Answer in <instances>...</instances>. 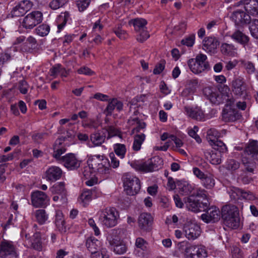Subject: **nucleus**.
I'll use <instances>...</instances> for the list:
<instances>
[{
    "label": "nucleus",
    "instance_id": "obj_57",
    "mask_svg": "<svg viewBox=\"0 0 258 258\" xmlns=\"http://www.w3.org/2000/svg\"><path fill=\"white\" fill-rule=\"evenodd\" d=\"M194 186L190 183L185 182L181 185L180 191L183 195H188L191 193Z\"/></svg>",
    "mask_w": 258,
    "mask_h": 258
},
{
    "label": "nucleus",
    "instance_id": "obj_25",
    "mask_svg": "<svg viewBox=\"0 0 258 258\" xmlns=\"http://www.w3.org/2000/svg\"><path fill=\"white\" fill-rule=\"evenodd\" d=\"M184 110L186 114L192 119L199 121H204L206 119L204 112L199 107H185Z\"/></svg>",
    "mask_w": 258,
    "mask_h": 258
},
{
    "label": "nucleus",
    "instance_id": "obj_45",
    "mask_svg": "<svg viewBox=\"0 0 258 258\" xmlns=\"http://www.w3.org/2000/svg\"><path fill=\"white\" fill-rule=\"evenodd\" d=\"M110 249L116 254H122L126 252L127 247L123 240H122L118 244L110 248Z\"/></svg>",
    "mask_w": 258,
    "mask_h": 258
},
{
    "label": "nucleus",
    "instance_id": "obj_5",
    "mask_svg": "<svg viewBox=\"0 0 258 258\" xmlns=\"http://www.w3.org/2000/svg\"><path fill=\"white\" fill-rule=\"evenodd\" d=\"M207 59L206 55L200 53L195 58L189 59L188 66L190 71L195 74H198L209 70L210 67Z\"/></svg>",
    "mask_w": 258,
    "mask_h": 258
},
{
    "label": "nucleus",
    "instance_id": "obj_52",
    "mask_svg": "<svg viewBox=\"0 0 258 258\" xmlns=\"http://www.w3.org/2000/svg\"><path fill=\"white\" fill-rule=\"evenodd\" d=\"M240 163L234 159L228 160L226 164V168L230 171H234L238 169L240 167Z\"/></svg>",
    "mask_w": 258,
    "mask_h": 258
},
{
    "label": "nucleus",
    "instance_id": "obj_7",
    "mask_svg": "<svg viewBox=\"0 0 258 258\" xmlns=\"http://www.w3.org/2000/svg\"><path fill=\"white\" fill-rule=\"evenodd\" d=\"M43 20V14L39 11H32L27 14L21 22L22 27L26 29H32Z\"/></svg>",
    "mask_w": 258,
    "mask_h": 258
},
{
    "label": "nucleus",
    "instance_id": "obj_13",
    "mask_svg": "<svg viewBox=\"0 0 258 258\" xmlns=\"http://www.w3.org/2000/svg\"><path fill=\"white\" fill-rule=\"evenodd\" d=\"M33 3L30 1H21L11 11V15L13 17L23 16L31 9Z\"/></svg>",
    "mask_w": 258,
    "mask_h": 258
},
{
    "label": "nucleus",
    "instance_id": "obj_40",
    "mask_svg": "<svg viewBox=\"0 0 258 258\" xmlns=\"http://www.w3.org/2000/svg\"><path fill=\"white\" fill-rule=\"evenodd\" d=\"M220 137V134L215 128H211L207 131V140L210 144L218 140V139Z\"/></svg>",
    "mask_w": 258,
    "mask_h": 258
},
{
    "label": "nucleus",
    "instance_id": "obj_62",
    "mask_svg": "<svg viewBox=\"0 0 258 258\" xmlns=\"http://www.w3.org/2000/svg\"><path fill=\"white\" fill-rule=\"evenodd\" d=\"M241 64L246 70L248 74L253 73L255 71L254 66L253 63L246 60H241Z\"/></svg>",
    "mask_w": 258,
    "mask_h": 258
},
{
    "label": "nucleus",
    "instance_id": "obj_15",
    "mask_svg": "<svg viewBox=\"0 0 258 258\" xmlns=\"http://www.w3.org/2000/svg\"><path fill=\"white\" fill-rule=\"evenodd\" d=\"M183 231L186 237L188 240H195L198 238L201 233L200 226L196 223H187L183 227Z\"/></svg>",
    "mask_w": 258,
    "mask_h": 258
},
{
    "label": "nucleus",
    "instance_id": "obj_24",
    "mask_svg": "<svg viewBox=\"0 0 258 258\" xmlns=\"http://www.w3.org/2000/svg\"><path fill=\"white\" fill-rule=\"evenodd\" d=\"M108 102L105 109V113L107 115H111L114 110L120 112L123 109V103L117 98L110 99Z\"/></svg>",
    "mask_w": 258,
    "mask_h": 258
},
{
    "label": "nucleus",
    "instance_id": "obj_50",
    "mask_svg": "<svg viewBox=\"0 0 258 258\" xmlns=\"http://www.w3.org/2000/svg\"><path fill=\"white\" fill-rule=\"evenodd\" d=\"M210 145L214 150L217 151L218 153H220V154L225 153L227 151L225 144L220 140H217L210 144Z\"/></svg>",
    "mask_w": 258,
    "mask_h": 258
},
{
    "label": "nucleus",
    "instance_id": "obj_18",
    "mask_svg": "<svg viewBox=\"0 0 258 258\" xmlns=\"http://www.w3.org/2000/svg\"><path fill=\"white\" fill-rule=\"evenodd\" d=\"M122 232L123 229L117 228L112 229L107 233L106 240L110 248L122 241L120 235Z\"/></svg>",
    "mask_w": 258,
    "mask_h": 258
},
{
    "label": "nucleus",
    "instance_id": "obj_34",
    "mask_svg": "<svg viewBox=\"0 0 258 258\" xmlns=\"http://www.w3.org/2000/svg\"><path fill=\"white\" fill-rule=\"evenodd\" d=\"M245 11L252 16L258 15V0H249L244 6Z\"/></svg>",
    "mask_w": 258,
    "mask_h": 258
},
{
    "label": "nucleus",
    "instance_id": "obj_20",
    "mask_svg": "<svg viewBox=\"0 0 258 258\" xmlns=\"http://www.w3.org/2000/svg\"><path fill=\"white\" fill-rule=\"evenodd\" d=\"M246 87L243 79L240 77L234 79L232 82V91L233 94L240 97L246 92Z\"/></svg>",
    "mask_w": 258,
    "mask_h": 258
},
{
    "label": "nucleus",
    "instance_id": "obj_2",
    "mask_svg": "<svg viewBox=\"0 0 258 258\" xmlns=\"http://www.w3.org/2000/svg\"><path fill=\"white\" fill-rule=\"evenodd\" d=\"M87 163L92 167L98 176H100L103 179L108 177L110 171L109 163L108 159L103 156H90L87 160Z\"/></svg>",
    "mask_w": 258,
    "mask_h": 258
},
{
    "label": "nucleus",
    "instance_id": "obj_33",
    "mask_svg": "<svg viewBox=\"0 0 258 258\" xmlns=\"http://www.w3.org/2000/svg\"><path fill=\"white\" fill-rule=\"evenodd\" d=\"M220 50L225 55L234 56L237 54V48L232 44L223 43L221 45Z\"/></svg>",
    "mask_w": 258,
    "mask_h": 258
},
{
    "label": "nucleus",
    "instance_id": "obj_46",
    "mask_svg": "<svg viewBox=\"0 0 258 258\" xmlns=\"http://www.w3.org/2000/svg\"><path fill=\"white\" fill-rule=\"evenodd\" d=\"M253 158H248L245 157L242 159V162L244 165L245 168L248 172H253L255 167V162Z\"/></svg>",
    "mask_w": 258,
    "mask_h": 258
},
{
    "label": "nucleus",
    "instance_id": "obj_35",
    "mask_svg": "<svg viewBox=\"0 0 258 258\" xmlns=\"http://www.w3.org/2000/svg\"><path fill=\"white\" fill-rule=\"evenodd\" d=\"M205 155L207 160L212 164L218 165L221 163L222 154L220 153L207 151L205 153Z\"/></svg>",
    "mask_w": 258,
    "mask_h": 258
},
{
    "label": "nucleus",
    "instance_id": "obj_42",
    "mask_svg": "<svg viewBox=\"0 0 258 258\" xmlns=\"http://www.w3.org/2000/svg\"><path fill=\"white\" fill-rule=\"evenodd\" d=\"M145 139V135L144 134H138L134 137V141L133 145V149L135 151H139L140 150L141 145Z\"/></svg>",
    "mask_w": 258,
    "mask_h": 258
},
{
    "label": "nucleus",
    "instance_id": "obj_47",
    "mask_svg": "<svg viewBox=\"0 0 258 258\" xmlns=\"http://www.w3.org/2000/svg\"><path fill=\"white\" fill-rule=\"evenodd\" d=\"M15 51V47H13L8 49L5 53L0 55V63L3 64L5 62L10 60L13 57L14 54L13 52Z\"/></svg>",
    "mask_w": 258,
    "mask_h": 258
},
{
    "label": "nucleus",
    "instance_id": "obj_36",
    "mask_svg": "<svg viewBox=\"0 0 258 258\" xmlns=\"http://www.w3.org/2000/svg\"><path fill=\"white\" fill-rule=\"evenodd\" d=\"M36 222L40 224L43 225L46 223L48 219V214L45 210L39 209L36 210L33 213Z\"/></svg>",
    "mask_w": 258,
    "mask_h": 258
},
{
    "label": "nucleus",
    "instance_id": "obj_14",
    "mask_svg": "<svg viewBox=\"0 0 258 258\" xmlns=\"http://www.w3.org/2000/svg\"><path fill=\"white\" fill-rule=\"evenodd\" d=\"M48 201V197L43 191L36 190L31 194L32 205L35 208L45 207Z\"/></svg>",
    "mask_w": 258,
    "mask_h": 258
},
{
    "label": "nucleus",
    "instance_id": "obj_4",
    "mask_svg": "<svg viewBox=\"0 0 258 258\" xmlns=\"http://www.w3.org/2000/svg\"><path fill=\"white\" fill-rule=\"evenodd\" d=\"M163 164V160L159 156H155L146 162L134 163L133 167L136 170L149 172L159 170L162 168Z\"/></svg>",
    "mask_w": 258,
    "mask_h": 258
},
{
    "label": "nucleus",
    "instance_id": "obj_56",
    "mask_svg": "<svg viewBox=\"0 0 258 258\" xmlns=\"http://www.w3.org/2000/svg\"><path fill=\"white\" fill-rule=\"evenodd\" d=\"M249 30L252 37L258 39V20L253 19L252 21Z\"/></svg>",
    "mask_w": 258,
    "mask_h": 258
},
{
    "label": "nucleus",
    "instance_id": "obj_26",
    "mask_svg": "<svg viewBox=\"0 0 258 258\" xmlns=\"http://www.w3.org/2000/svg\"><path fill=\"white\" fill-rule=\"evenodd\" d=\"M106 132L104 131H97L92 133L90 136V140L92 144V147H98L102 145L106 140Z\"/></svg>",
    "mask_w": 258,
    "mask_h": 258
},
{
    "label": "nucleus",
    "instance_id": "obj_23",
    "mask_svg": "<svg viewBox=\"0 0 258 258\" xmlns=\"http://www.w3.org/2000/svg\"><path fill=\"white\" fill-rule=\"evenodd\" d=\"M62 171L58 167L52 166L45 171V178L48 181L54 182L60 179L62 176Z\"/></svg>",
    "mask_w": 258,
    "mask_h": 258
},
{
    "label": "nucleus",
    "instance_id": "obj_58",
    "mask_svg": "<svg viewBox=\"0 0 258 258\" xmlns=\"http://www.w3.org/2000/svg\"><path fill=\"white\" fill-rule=\"evenodd\" d=\"M195 41V34H191L189 36L185 37L184 38H183L181 40V43L183 45H186L188 47H191L194 44Z\"/></svg>",
    "mask_w": 258,
    "mask_h": 258
},
{
    "label": "nucleus",
    "instance_id": "obj_10",
    "mask_svg": "<svg viewBox=\"0 0 258 258\" xmlns=\"http://www.w3.org/2000/svg\"><path fill=\"white\" fill-rule=\"evenodd\" d=\"M230 18L235 25L238 26L249 24L251 20L249 14L242 10H237L233 12Z\"/></svg>",
    "mask_w": 258,
    "mask_h": 258
},
{
    "label": "nucleus",
    "instance_id": "obj_22",
    "mask_svg": "<svg viewBox=\"0 0 258 258\" xmlns=\"http://www.w3.org/2000/svg\"><path fill=\"white\" fill-rule=\"evenodd\" d=\"M230 37L235 42L243 45L245 49L250 47L249 37L240 30H236Z\"/></svg>",
    "mask_w": 258,
    "mask_h": 258
},
{
    "label": "nucleus",
    "instance_id": "obj_54",
    "mask_svg": "<svg viewBox=\"0 0 258 258\" xmlns=\"http://www.w3.org/2000/svg\"><path fill=\"white\" fill-rule=\"evenodd\" d=\"M55 223L59 231L64 230V220L61 213H58L56 214Z\"/></svg>",
    "mask_w": 258,
    "mask_h": 258
},
{
    "label": "nucleus",
    "instance_id": "obj_63",
    "mask_svg": "<svg viewBox=\"0 0 258 258\" xmlns=\"http://www.w3.org/2000/svg\"><path fill=\"white\" fill-rule=\"evenodd\" d=\"M198 131V126H195L194 128L189 129L188 134L189 136L194 138L197 143H201L202 142V139H201L200 136L198 135H197V132Z\"/></svg>",
    "mask_w": 258,
    "mask_h": 258
},
{
    "label": "nucleus",
    "instance_id": "obj_37",
    "mask_svg": "<svg viewBox=\"0 0 258 258\" xmlns=\"http://www.w3.org/2000/svg\"><path fill=\"white\" fill-rule=\"evenodd\" d=\"M130 24H132L134 27L136 32L143 30L147 29V21L143 18H136L130 21Z\"/></svg>",
    "mask_w": 258,
    "mask_h": 258
},
{
    "label": "nucleus",
    "instance_id": "obj_16",
    "mask_svg": "<svg viewBox=\"0 0 258 258\" xmlns=\"http://www.w3.org/2000/svg\"><path fill=\"white\" fill-rule=\"evenodd\" d=\"M221 217V212L215 207L208 209L206 213L201 215L202 219L206 223L218 222Z\"/></svg>",
    "mask_w": 258,
    "mask_h": 258
},
{
    "label": "nucleus",
    "instance_id": "obj_31",
    "mask_svg": "<svg viewBox=\"0 0 258 258\" xmlns=\"http://www.w3.org/2000/svg\"><path fill=\"white\" fill-rule=\"evenodd\" d=\"M49 190L52 194H58L60 196L62 202H66L67 190L63 182H57L50 188Z\"/></svg>",
    "mask_w": 258,
    "mask_h": 258
},
{
    "label": "nucleus",
    "instance_id": "obj_21",
    "mask_svg": "<svg viewBox=\"0 0 258 258\" xmlns=\"http://www.w3.org/2000/svg\"><path fill=\"white\" fill-rule=\"evenodd\" d=\"M65 139V137H61L55 141L53 145V157L57 160H58L61 157V154H63L66 151L65 145L64 144Z\"/></svg>",
    "mask_w": 258,
    "mask_h": 258
},
{
    "label": "nucleus",
    "instance_id": "obj_28",
    "mask_svg": "<svg viewBox=\"0 0 258 258\" xmlns=\"http://www.w3.org/2000/svg\"><path fill=\"white\" fill-rule=\"evenodd\" d=\"M153 218L151 214L143 213L140 214L138 218V224L140 228L144 230H147L152 225Z\"/></svg>",
    "mask_w": 258,
    "mask_h": 258
},
{
    "label": "nucleus",
    "instance_id": "obj_17",
    "mask_svg": "<svg viewBox=\"0 0 258 258\" xmlns=\"http://www.w3.org/2000/svg\"><path fill=\"white\" fill-rule=\"evenodd\" d=\"M15 254V247L12 241L3 240L0 242V258H6Z\"/></svg>",
    "mask_w": 258,
    "mask_h": 258
},
{
    "label": "nucleus",
    "instance_id": "obj_12",
    "mask_svg": "<svg viewBox=\"0 0 258 258\" xmlns=\"http://www.w3.org/2000/svg\"><path fill=\"white\" fill-rule=\"evenodd\" d=\"M57 161L69 170L77 169L80 167L81 164V161L73 153L67 154Z\"/></svg>",
    "mask_w": 258,
    "mask_h": 258
},
{
    "label": "nucleus",
    "instance_id": "obj_6",
    "mask_svg": "<svg viewBox=\"0 0 258 258\" xmlns=\"http://www.w3.org/2000/svg\"><path fill=\"white\" fill-rule=\"evenodd\" d=\"M124 190L130 196L137 194L140 190V181L138 178L130 173H125L123 176Z\"/></svg>",
    "mask_w": 258,
    "mask_h": 258
},
{
    "label": "nucleus",
    "instance_id": "obj_1",
    "mask_svg": "<svg viewBox=\"0 0 258 258\" xmlns=\"http://www.w3.org/2000/svg\"><path fill=\"white\" fill-rule=\"evenodd\" d=\"M221 218L224 224L232 229H237L240 224L238 208L233 205H226L221 209Z\"/></svg>",
    "mask_w": 258,
    "mask_h": 258
},
{
    "label": "nucleus",
    "instance_id": "obj_61",
    "mask_svg": "<svg viewBox=\"0 0 258 258\" xmlns=\"http://www.w3.org/2000/svg\"><path fill=\"white\" fill-rule=\"evenodd\" d=\"M37 43V41L35 39V38H34L32 36H29L26 40V41L24 43L23 45L24 46H28V45H29L30 46H28V48L23 49V51H29L30 50L31 48L32 47H34Z\"/></svg>",
    "mask_w": 258,
    "mask_h": 258
},
{
    "label": "nucleus",
    "instance_id": "obj_8",
    "mask_svg": "<svg viewBox=\"0 0 258 258\" xmlns=\"http://www.w3.org/2000/svg\"><path fill=\"white\" fill-rule=\"evenodd\" d=\"M234 104V100L233 99H230L227 102L225 107L223 110L222 119L226 122L235 121L241 116L240 113L236 109L232 107V105Z\"/></svg>",
    "mask_w": 258,
    "mask_h": 258
},
{
    "label": "nucleus",
    "instance_id": "obj_59",
    "mask_svg": "<svg viewBox=\"0 0 258 258\" xmlns=\"http://www.w3.org/2000/svg\"><path fill=\"white\" fill-rule=\"evenodd\" d=\"M94 172H95L92 167H90V166L88 164V166H85L83 169V177L85 179H89L90 177L95 175Z\"/></svg>",
    "mask_w": 258,
    "mask_h": 258
},
{
    "label": "nucleus",
    "instance_id": "obj_60",
    "mask_svg": "<svg viewBox=\"0 0 258 258\" xmlns=\"http://www.w3.org/2000/svg\"><path fill=\"white\" fill-rule=\"evenodd\" d=\"M68 0H52L49 4L50 7L53 10H56L64 6Z\"/></svg>",
    "mask_w": 258,
    "mask_h": 258
},
{
    "label": "nucleus",
    "instance_id": "obj_41",
    "mask_svg": "<svg viewBox=\"0 0 258 258\" xmlns=\"http://www.w3.org/2000/svg\"><path fill=\"white\" fill-rule=\"evenodd\" d=\"M92 200V191L89 189L84 190L80 196L78 201L83 206H85Z\"/></svg>",
    "mask_w": 258,
    "mask_h": 258
},
{
    "label": "nucleus",
    "instance_id": "obj_29",
    "mask_svg": "<svg viewBox=\"0 0 258 258\" xmlns=\"http://www.w3.org/2000/svg\"><path fill=\"white\" fill-rule=\"evenodd\" d=\"M184 204L188 210L195 213L200 212V202L195 199L194 195L184 198Z\"/></svg>",
    "mask_w": 258,
    "mask_h": 258
},
{
    "label": "nucleus",
    "instance_id": "obj_48",
    "mask_svg": "<svg viewBox=\"0 0 258 258\" xmlns=\"http://www.w3.org/2000/svg\"><path fill=\"white\" fill-rule=\"evenodd\" d=\"M203 185L207 189L212 188L215 184V179L212 175H206L202 180Z\"/></svg>",
    "mask_w": 258,
    "mask_h": 258
},
{
    "label": "nucleus",
    "instance_id": "obj_49",
    "mask_svg": "<svg viewBox=\"0 0 258 258\" xmlns=\"http://www.w3.org/2000/svg\"><path fill=\"white\" fill-rule=\"evenodd\" d=\"M35 31L37 35L44 37L48 34L50 31V27L46 24H42L37 27Z\"/></svg>",
    "mask_w": 258,
    "mask_h": 258
},
{
    "label": "nucleus",
    "instance_id": "obj_19",
    "mask_svg": "<svg viewBox=\"0 0 258 258\" xmlns=\"http://www.w3.org/2000/svg\"><path fill=\"white\" fill-rule=\"evenodd\" d=\"M219 45V42L216 37H207L203 40V49L208 53L215 54Z\"/></svg>",
    "mask_w": 258,
    "mask_h": 258
},
{
    "label": "nucleus",
    "instance_id": "obj_39",
    "mask_svg": "<svg viewBox=\"0 0 258 258\" xmlns=\"http://www.w3.org/2000/svg\"><path fill=\"white\" fill-rule=\"evenodd\" d=\"M69 19L70 14L67 12L61 13L58 17L57 19L58 32H60V30L64 27L67 21H69Z\"/></svg>",
    "mask_w": 258,
    "mask_h": 258
},
{
    "label": "nucleus",
    "instance_id": "obj_3",
    "mask_svg": "<svg viewBox=\"0 0 258 258\" xmlns=\"http://www.w3.org/2000/svg\"><path fill=\"white\" fill-rule=\"evenodd\" d=\"M119 215L114 208H107L100 211L99 220L101 224L106 228H112L118 223Z\"/></svg>",
    "mask_w": 258,
    "mask_h": 258
},
{
    "label": "nucleus",
    "instance_id": "obj_32",
    "mask_svg": "<svg viewBox=\"0 0 258 258\" xmlns=\"http://www.w3.org/2000/svg\"><path fill=\"white\" fill-rule=\"evenodd\" d=\"M101 245V242L94 237H90L86 239V246L91 255L99 251Z\"/></svg>",
    "mask_w": 258,
    "mask_h": 258
},
{
    "label": "nucleus",
    "instance_id": "obj_53",
    "mask_svg": "<svg viewBox=\"0 0 258 258\" xmlns=\"http://www.w3.org/2000/svg\"><path fill=\"white\" fill-rule=\"evenodd\" d=\"M104 130H105L104 132L108 133V136L106 137L107 139H109L115 136H119V131L113 126H108L104 128Z\"/></svg>",
    "mask_w": 258,
    "mask_h": 258
},
{
    "label": "nucleus",
    "instance_id": "obj_9",
    "mask_svg": "<svg viewBox=\"0 0 258 258\" xmlns=\"http://www.w3.org/2000/svg\"><path fill=\"white\" fill-rule=\"evenodd\" d=\"M203 94L212 103L216 105L223 103L226 99V96L214 87H205L203 89Z\"/></svg>",
    "mask_w": 258,
    "mask_h": 258
},
{
    "label": "nucleus",
    "instance_id": "obj_27",
    "mask_svg": "<svg viewBox=\"0 0 258 258\" xmlns=\"http://www.w3.org/2000/svg\"><path fill=\"white\" fill-rule=\"evenodd\" d=\"M229 195L231 199L237 200L241 199L251 200L253 196L250 192H246L241 189L233 187L229 191Z\"/></svg>",
    "mask_w": 258,
    "mask_h": 258
},
{
    "label": "nucleus",
    "instance_id": "obj_51",
    "mask_svg": "<svg viewBox=\"0 0 258 258\" xmlns=\"http://www.w3.org/2000/svg\"><path fill=\"white\" fill-rule=\"evenodd\" d=\"M231 254L233 258H243L244 253L242 250L238 246L233 245L230 247Z\"/></svg>",
    "mask_w": 258,
    "mask_h": 258
},
{
    "label": "nucleus",
    "instance_id": "obj_30",
    "mask_svg": "<svg viewBox=\"0 0 258 258\" xmlns=\"http://www.w3.org/2000/svg\"><path fill=\"white\" fill-rule=\"evenodd\" d=\"M248 158H253L258 160V142L253 140L249 142L245 150Z\"/></svg>",
    "mask_w": 258,
    "mask_h": 258
},
{
    "label": "nucleus",
    "instance_id": "obj_55",
    "mask_svg": "<svg viewBox=\"0 0 258 258\" xmlns=\"http://www.w3.org/2000/svg\"><path fill=\"white\" fill-rule=\"evenodd\" d=\"M136 32L138 33L137 35V40L141 43L144 42L150 37V35L147 30V29L141 30V31H137Z\"/></svg>",
    "mask_w": 258,
    "mask_h": 258
},
{
    "label": "nucleus",
    "instance_id": "obj_64",
    "mask_svg": "<svg viewBox=\"0 0 258 258\" xmlns=\"http://www.w3.org/2000/svg\"><path fill=\"white\" fill-rule=\"evenodd\" d=\"M90 0H79L77 2V5L79 11L83 12L89 6Z\"/></svg>",
    "mask_w": 258,
    "mask_h": 258
},
{
    "label": "nucleus",
    "instance_id": "obj_38",
    "mask_svg": "<svg viewBox=\"0 0 258 258\" xmlns=\"http://www.w3.org/2000/svg\"><path fill=\"white\" fill-rule=\"evenodd\" d=\"M128 122L130 124L135 123L137 124V126L133 130V133H139L141 130H144L146 127V123L144 122L141 121L137 117H131L128 120Z\"/></svg>",
    "mask_w": 258,
    "mask_h": 258
},
{
    "label": "nucleus",
    "instance_id": "obj_44",
    "mask_svg": "<svg viewBox=\"0 0 258 258\" xmlns=\"http://www.w3.org/2000/svg\"><path fill=\"white\" fill-rule=\"evenodd\" d=\"M113 150L116 155L121 159H123L124 157L126 149L124 144L119 143L115 144L113 145Z\"/></svg>",
    "mask_w": 258,
    "mask_h": 258
},
{
    "label": "nucleus",
    "instance_id": "obj_11",
    "mask_svg": "<svg viewBox=\"0 0 258 258\" xmlns=\"http://www.w3.org/2000/svg\"><path fill=\"white\" fill-rule=\"evenodd\" d=\"M186 258H206L207 252L205 246L191 245L186 247Z\"/></svg>",
    "mask_w": 258,
    "mask_h": 258
},
{
    "label": "nucleus",
    "instance_id": "obj_43",
    "mask_svg": "<svg viewBox=\"0 0 258 258\" xmlns=\"http://www.w3.org/2000/svg\"><path fill=\"white\" fill-rule=\"evenodd\" d=\"M31 245L32 247L35 250L38 251L42 250V245L40 233L36 232L34 234Z\"/></svg>",
    "mask_w": 258,
    "mask_h": 258
}]
</instances>
